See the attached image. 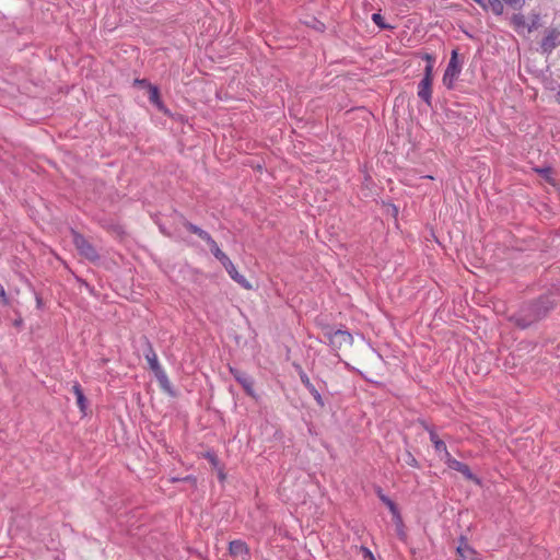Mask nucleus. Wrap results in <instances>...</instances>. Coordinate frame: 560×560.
<instances>
[{
	"mask_svg": "<svg viewBox=\"0 0 560 560\" xmlns=\"http://www.w3.org/2000/svg\"><path fill=\"white\" fill-rule=\"evenodd\" d=\"M72 392L75 395L78 407L80 408V410L82 412H85V409L88 407V400H86V398L84 396V393H83V389H82L81 385L78 382H75L72 385Z\"/></svg>",
	"mask_w": 560,
	"mask_h": 560,
	"instance_id": "nucleus-16",
	"label": "nucleus"
},
{
	"mask_svg": "<svg viewBox=\"0 0 560 560\" xmlns=\"http://www.w3.org/2000/svg\"><path fill=\"white\" fill-rule=\"evenodd\" d=\"M372 21L381 28V30H390L393 26L385 23L384 18L380 13L372 14Z\"/></svg>",
	"mask_w": 560,
	"mask_h": 560,
	"instance_id": "nucleus-22",
	"label": "nucleus"
},
{
	"mask_svg": "<svg viewBox=\"0 0 560 560\" xmlns=\"http://www.w3.org/2000/svg\"><path fill=\"white\" fill-rule=\"evenodd\" d=\"M324 337L328 339L329 346L334 350H339L345 347H350L353 343V337L348 330L336 329L326 326L324 329Z\"/></svg>",
	"mask_w": 560,
	"mask_h": 560,
	"instance_id": "nucleus-3",
	"label": "nucleus"
},
{
	"mask_svg": "<svg viewBox=\"0 0 560 560\" xmlns=\"http://www.w3.org/2000/svg\"><path fill=\"white\" fill-rule=\"evenodd\" d=\"M398 460L404 462L406 465L413 467V468H420L419 462L416 459V457L412 455V453L408 450H405L402 454L398 457Z\"/></svg>",
	"mask_w": 560,
	"mask_h": 560,
	"instance_id": "nucleus-18",
	"label": "nucleus"
},
{
	"mask_svg": "<svg viewBox=\"0 0 560 560\" xmlns=\"http://www.w3.org/2000/svg\"><path fill=\"white\" fill-rule=\"evenodd\" d=\"M37 306H42V299L39 296H36Z\"/></svg>",
	"mask_w": 560,
	"mask_h": 560,
	"instance_id": "nucleus-36",
	"label": "nucleus"
},
{
	"mask_svg": "<svg viewBox=\"0 0 560 560\" xmlns=\"http://www.w3.org/2000/svg\"><path fill=\"white\" fill-rule=\"evenodd\" d=\"M72 241L79 254L91 262H97L100 255L92 243L84 235L72 230Z\"/></svg>",
	"mask_w": 560,
	"mask_h": 560,
	"instance_id": "nucleus-4",
	"label": "nucleus"
},
{
	"mask_svg": "<svg viewBox=\"0 0 560 560\" xmlns=\"http://www.w3.org/2000/svg\"><path fill=\"white\" fill-rule=\"evenodd\" d=\"M559 302L560 292L558 290L548 291L537 299L524 303L511 317V320L518 328L526 329L547 317Z\"/></svg>",
	"mask_w": 560,
	"mask_h": 560,
	"instance_id": "nucleus-1",
	"label": "nucleus"
},
{
	"mask_svg": "<svg viewBox=\"0 0 560 560\" xmlns=\"http://www.w3.org/2000/svg\"><path fill=\"white\" fill-rule=\"evenodd\" d=\"M230 372L235 378V381L243 387L244 392L250 396L255 397V390H254V381L253 378L245 372L230 366Z\"/></svg>",
	"mask_w": 560,
	"mask_h": 560,
	"instance_id": "nucleus-7",
	"label": "nucleus"
},
{
	"mask_svg": "<svg viewBox=\"0 0 560 560\" xmlns=\"http://www.w3.org/2000/svg\"><path fill=\"white\" fill-rule=\"evenodd\" d=\"M429 434H430V440L433 443L435 451L443 452L444 453L443 459L445 460L446 452H448L445 442L442 441L433 430H429Z\"/></svg>",
	"mask_w": 560,
	"mask_h": 560,
	"instance_id": "nucleus-17",
	"label": "nucleus"
},
{
	"mask_svg": "<svg viewBox=\"0 0 560 560\" xmlns=\"http://www.w3.org/2000/svg\"><path fill=\"white\" fill-rule=\"evenodd\" d=\"M401 525H402V523L401 524H397L398 527H400ZM398 536L402 540L406 538V534H405V532L401 528H398Z\"/></svg>",
	"mask_w": 560,
	"mask_h": 560,
	"instance_id": "nucleus-33",
	"label": "nucleus"
},
{
	"mask_svg": "<svg viewBox=\"0 0 560 560\" xmlns=\"http://www.w3.org/2000/svg\"><path fill=\"white\" fill-rule=\"evenodd\" d=\"M183 481L189 482L191 486H196L197 479L194 476H187L182 479Z\"/></svg>",
	"mask_w": 560,
	"mask_h": 560,
	"instance_id": "nucleus-32",
	"label": "nucleus"
},
{
	"mask_svg": "<svg viewBox=\"0 0 560 560\" xmlns=\"http://www.w3.org/2000/svg\"><path fill=\"white\" fill-rule=\"evenodd\" d=\"M387 508L389 509L395 523L401 524V516H400L399 510L397 508V504L393 501Z\"/></svg>",
	"mask_w": 560,
	"mask_h": 560,
	"instance_id": "nucleus-24",
	"label": "nucleus"
},
{
	"mask_svg": "<svg viewBox=\"0 0 560 560\" xmlns=\"http://www.w3.org/2000/svg\"><path fill=\"white\" fill-rule=\"evenodd\" d=\"M444 462L448 468L460 472L467 480L472 481L476 485H480V479L471 472L469 466L452 457L450 452H446V458Z\"/></svg>",
	"mask_w": 560,
	"mask_h": 560,
	"instance_id": "nucleus-6",
	"label": "nucleus"
},
{
	"mask_svg": "<svg viewBox=\"0 0 560 560\" xmlns=\"http://www.w3.org/2000/svg\"><path fill=\"white\" fill-rule=\"evenodd\" d=\"M21 324H22V319H21V318L16 319V320L14 322V325H15V326H20Z\"/></svg>",
	"mask_w": 560,
	"mask_h": 560,
	"instance_id": "nucleus-38",
	"label": "nucleus"
},
{
	"mask_svg": "<svg viewBox=\"0 0 560 560\" xmlns=\"http://www.w3.org/2000/svg\"><path fill=\"white\" fill-rule=\"evenodd\" d=\"M457 553L463 560H471L474 550L467 545H460L457 547Z\"/></svg>",
	"mask_w": 560,
	"mask_h": 560,
	"instance_id": "nucleus-21",
	"label": "nucleus"
},
{
	"mask_svg": "<svg viewBox=\"0 0 560 560\" xmlns=\"http://www.w3.org/2000/svg\"><path fill=\"white\" fill-rule=\"evenodd\" d=\"M462 71V65L458 61V52L454 49L451 54L448 65L444 71L442 82L448 90H453L455 81Z\"/></svg>",
	"mask_w": 560,
	"mask_h": 560,
	"instance_id": "nucleus-5",
	"label": "nucleus"
},
{
	"mask_svg": "<svg viewBox=\"0 0 560 560\" xmlns=\"http://www.w3.org/2000/svg\"><path fill=\"white\" fill-rule=\"evenodd\" d=\"M422 58L427 60V65H434L435 58L431 54H424Z\"/></svg>",
	"mask_w": 560,
	"mask_h": 560,
	"instance_id": "nucleus-31",
	"label": "nucleus"
},
{
	"mask_svg": "<svg viewBox=\"0 0 560 560\" xmlns=\"http://www.w3.org/2000/svg\"><path fill=\"white\" fill-rule=\"evenodd\" d=\"M488 10H491L495 15H500L503 13V3L502 0H488L487 2Z\"/></svg>",
	"mask_w": 560,
	"mask_h": 560,
	"instance_id": "nucleus-19",
	"label": "nucleus"
},
{
	"mask_svg": "<svg viewBox=\"0 0 560 560\" xmlns=\"http://www.w3.org/2000/svg\"><path fill=\"white\" fill-rule=\"evenodd\" d=\"M149 369L153 372V374H154L155 378H156V380H158V382H159L160 387H161L164 392H166V393H168V394L173 395L172 384H171V382H170V380H168V377H167V375H166L165 371H164V370H163V368L160 365V363H158V364H155V365H152V366H150Z\"/></svg>",
	"mask_w": 560,
	"mask_h": 560,
	"instance_id": "nucleus-11",
	"label": "nucleus"
},
{
	"mask_svg": "<svg viewBox=\"0 0 560 560\" xmlns=\"http://www.w3.org/2000/svg\"><path fill=\"white\" fill-rule=\"evenodd\" d=\"M136 83H139V85H147V86H148V84H149V83L147 82V80H144V79H143V80H136Z\"/></svg>",
	"mask_w": 560,
	"mask_h": 560,
	"instance_id": "nucleus-35",
	"label": "nucleus"
},
{
	"mask_svg": "<svg viewBox=\"0 0 560 560\" xmlns=\"http://www.w3.org/2000/svg\"><path fill=\"white\" fill-rule=\"evenodd\" d=\"M376 493H377L378 499H380V500H381V501H382L386 506H388V505L393 502V500H392V499H389L387 495H385V494L383 493V491H382V489H381V488H378V489L376 490Z\"/></svg>",
	"mask_w": 560,
	"mask_h": 560,
	"instance_id": "nucleus-29",
	"label": "nucleus"
},
{
	"mask_svg": "<svg viewBox=\"0 0 560 560\" xmlns=\"http://www.w3.org/2000/svg\"><path fill=\"white\" fill-rule=\"evenodd\" d=\"M433 67L434 65H425L424 74L422 79L433 81Z\"/></svg>",
	"mask_w": 560,
	"mask_h": 560,
	"instance_id": "nucleus-28",
	"label": "nucleus"
},
{
	"mask_svg": "<svg viewBox=\"0 0 560 560\" xmlns=\"http://www.w3.org/2000/svg\"><path fill=\"white\" fill-rule=\"evenodd\" d=\"M149 369L153 372V374H154L155 378H156V380H158V382H159L160 387H161L164 392H166V393H168V394L173 395L172 384H171V382H170V380H168V377H167V375H166L165 371H164V370H163V368L160 365V363H158V364H155V365H152V366H150Z\"/></svg>",
	"mask_w": 560,
	"mask_h": 560,
	"instance_id": "nucleus-10",
	"label": "nucleus"
},
{
	"mask_svg": "<svg viewBox=\"0 0 560 560\" xmlns=\"http://www.w3.org/2000/svg\"><path fill=\"white\" fill-rule=\"evenodd\" d=\"M432 83L433 81L421 79L418 84V96L421 98L428 106H432Z\"/></svg>",
	"mask_w": 560,
	"mask_h": 560,
	"instance_id": "nucleus-12",
	"label": "nucleus"
},
{
	"mask_svg": "<svg viewBox=\"0 0 560 560\" xmlns=\"http://www.w3.org/2000/svg\"><path fill=\"white\" fill-rule=\"evenodd\" d=\"M560 31L557 28H551L547 32V35L542 38L540 43L541 50L544 52H551L559 44Z\"/></svg>",
	"mask_w": 560,
	"mask_h": 560,
	"instance_id": "nucleus-9",
	"label": "nucleus"
},
{
	"mask_svg": "<svg viewBox=\"0 0 560 560\" xmlns=\"http://www.w3.org/2000/svg\"><path fill=\"white\" fill-rule=\"evenodd\" d=\"M0 300L2 305L7 306L10 304V299L7 294L4 287L0 283Z\"/></svg>",
	"mask_w": 560,
	"mask_h": 560,
	"instance_id": "nucleus-27",
	"label": "nucleus"
},
{
	"mask_svg": "<svg viewBox=\"0 0 560 560\" xmlns=\"http://www.w3.org/2000/svg\"><path fill=\"white\" fill-rule=\"evenodd\" d=\"M536 172L545 178L548 183H552L553 179L551 178L552 170L551 167H542V168H536Z\"/></svg>",
	"mask_w": 560,
	"mask_h": 560,
	"instance_id": "nucleus-25",
	"label": "nucleus"
},
{
	"mask_svg": "<svg viewBox=\"0 0 560 560\" xmlns=\"http://www.w3.org/2000/svg\"><path fill=\"white\" fill-rule=\"evenodd\" d=\"M219 477H220L221 480H223L225 478V475L223 474L222 470L219 471Z\"/></svg>",
	"mask_w": 560,
	"mask_h": 560,
	"instance_id": "nucleus-37",
	"label": "nucleus"
},
{
	"mask_svg": "<svg viewBox=\"0 0 560 560\" xmlns=\"http://www.w3.org/2000/svg\"><path fill=\"white\" fill-rule=\"evenodd\" d=\"M364 560H376L373 552L365 546L360 547Z\"/></svg>",
	"mask_w": 560,
	"mask_h": 560,
	"instance_id": "nucleus-26",
	"label": "nucleus"
},
{
	"mask_svg": "<svg viewBox=\"0 0 560 560\" xmlns=\"http://www.w3.org/2000/svg\"><path fill=\"white\" fill-rule=\"evenodd\" d=\"M477 2L480 7H482L485 10H488L487 3L485 0H474Z\"/></svg>",
	"mask_w": 560,
	"mask_h": 560,
	"instance_id": "nucleus-34",
	"label": "nucleus"
},
{
	"mask_svg": "<svg viewBox=\"0 0 560 560\" xmlns=\"http://www.w3.org/2000/svg\"><path fill=\"white\" fill-rule=\"evenodd\" d=\"M511 23L515 27L516 31H518L520 28L527 27L525 16L520 13H515L512 15Z\"/></svg>",
	"mask_w": 560,
	"mask_h": 560,
	"instance_id": "nucleus-20",
	"label": "nucleus"
},
{
	"mask_svg": "<svg viewBox=\"0 0 560 560\" xmlns=\"http://www.w3.org/2000/svg\"><path fill=\"white\" fill-rule=\"evenodd\" d=\"M142 340H143V346H144L143 355L149 364V368L158 364L159 363L158 354H156L155 350L153 349L152 343L150 342V340L147 337H143Z\"/></svg>",
	"mask_w": 560,
	"mask_h": 560,
	"instance_id": "nucleus-14",
	"label": "nucleus"
},
{
	"mask_svg": "<svg viewBox=\"0 0 560 560\" xmlns=\"http://www.w3.org/2000/svg\"><path fill=\"white\" fill-rule=\"evenodd\" d=\"M230 555L233 557L245 558L249 553V549L243 540H233L229 545Z\"/></svg>",
	"mask_w": 560,
	"mask_h": 560,
	"instance_id": "nucleus-13",
	"label": "nucleus"
},
{
	"mask_svg": "<svg viewBox=\"0 0 560 560\" xmlns=\"http://www.w3.org/2000/svg\"><path fill=\"white\" fill-rule=\"evenodd\" d=\"M182 224L184 228H186L187 231H189L192 234H196L201 240H203L210 248V252L212 255L222 264L229 276L238 283L244 289H250L252 285L247 281V279L241 275L237 269L235 268L234 264L231 261V259L228 257V255L220 249L217 242L213 240V237L201 228L197 226L196 224L189 222L186 218L183 215L180 217Z\"/></svg>",
	"mask_w": 560,
	"mask_h": 560,
	"instance_id": "nucleus-2",
	"label": "nucleus"
},
{
	"mask_svg": "<svg viewBox=\"0 0 560 560\" xmlns=\"http://www.w3.org/2000/svg\"><path fill=\"white\" fill-rule=\"evenodd\" d=\"M296 368V371L299 373V376H300V380L302 382V384L307 388V390L310 392V394L313 396V398L315 399L316 404L320 407V408H324L325 407V401L319 393V390L315 387V385L311 382L310 377L307 376V374L304 372V370L302 369L301 365H295Z\"/></svg>",
	"mask_w": 560,
	"mask_h": 560,
	"instance_id": "nucleus-8",
	"label": "nucleus"
},
{
	"mask_svg": "<svg viewBox=\"0 0 560 560\" xmlns=\"http://www.w3.org/2000/svg\"><path fill=\"white\" fill-rule=\"evenodd\" d=\"M539 21H540V16H539L538 13H535V14L532 15L530 22L527 24L528 33L537 30L540 26Z\"/></svg>",
	"mask_w": 560,
	"mask_h": 560,
	"instance_id": "nucleus-23",
	"label": "nucleus"
},
{
	"mask_svg": "<svg viewBox=\"0 0 560 560\" xmlns=\"http://www.w3.org/2000/svg\"><path fill=\"white\" fill-rule=\"evenodd\" d=\"M148 89H149V101L153 105H155L160 110L166 112L164 104L161 100L160 91H159L158 86L148 84Z\"/></svg>",
	"mask_w": 560,
	"mask_h": 560,
	"instance_id": "nucleus-15",
	"label": "nucleus"
},
{
	"mask_svg": "<svg viewBox=\"0 0 560 560\" xmlns=\"http://www.w3.org/2000/svg\"><path fill=\"white\" fill-rule=\"evenodd\" d=\"M205 457L214 466V467H218L219 465V459H218V456L214 454V453H210L208 452Z\"/></svg>",
	"mask_w": 560,
	"mask_h": 560,
	"instance_id": "nucleus-30",
	"label": "nucleus"
}]
</instances>
